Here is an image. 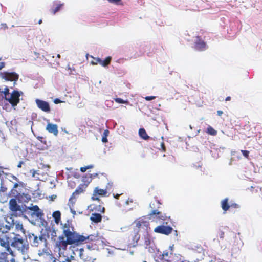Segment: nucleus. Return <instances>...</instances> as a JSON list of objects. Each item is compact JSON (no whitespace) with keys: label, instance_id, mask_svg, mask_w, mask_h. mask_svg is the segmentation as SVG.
Returning a JSON list of instances; mask_svg holds the SVG:
<instances>
[{"label":"nucleus","instance_id":"49530a36","mask_svg":"<svg viewBox=\"0 0 262 262\" xmlns=\"http://www.w3.org/2000/svg\"><path fill=\"white\" fill-rule=\"evenodd\" d=\"M6 190H7V188H6L3 186V184H2V182H1V186L0 188V191L5 192L6 191Z\"/></svg>","mask_w":262,"mask_h":262},{"label":"nucleus","instance_id":"f3484780","mask_svg":"<svg viewBox=\"0 0 262 262\" xmlns=\"http://www.w3.org/2000/svg\"><path fill=\"white\" fill-rule=\"evenodd\" d=\"M79 256L80 262H94V259L89 256L87 252L83 249H80Z\"/></svg>","mask_w":262,"mask_h":262},{"label":"nucleus","instance_id":"2f4dec72","mask_svg":"<svg viewBox=\"0 0 262 262\" xmlns=\"http://www.w3.org/2000/svg\"><path fill=\"white\" fill-rule=\"evenodd\" d=\"M112 57L111 56L107 57L104 60H101L100 65L103 67L107 66L111 62Z\"/></svg>","mask_w":262,"mask_h":262},{"label":"nucleus","instance_id":"79ce46f5","mask_svg":"<svg viewBox=\"0 0 262 262\" xmlns=\"http://www.w3.org/2000/svg\"><path fill=\"white\" fill-rule=\"evenodd\" d=\"M51 238L52 240L55 241L56 237V232L55 230H53L51 233Z\"/></svg>","mask_w":262,"mask_h":262},{"label":"nucleus","instance_id":"4c0bfd02","mask_svg":"<svg viewBox=\"0 0 262 262\" xmlns=\"http://www.w3.org/2000/svg\"><path fill=\"white\" fill-rule=\"evenodd\" d=\"M108 1L111 3L117 5H123L121 0H108Z\"/></svg>","mask_w":262,"mask_h":262},{"label":"nucleus","instance_id":"6e6552de","mask_svg":"<svg viewBox=\"0 0 262 262\" xmlns=\"http://www.w3.org/2000/svg\"><path fill=\"white\" fill-rule=\"evenodd\" d=\"M173 228L171 226L164 225V224L158 226L154 229L155 232L166 235L171 234Z\"/></svg>","mask_w":262,"mask_h":262},{"label":"nucleus","instance_id":"cd10ccee","mask_svg":"<svg viewBox=\"0 0 262 262\" xmlns=\"http://www.w3.org/2000/svg\"><path fill=\"white\" fill-rule=\"evenodd\" d=\"M13 225H15L17 231H21L23 233H25V230L24 229L23 224L20 222L16 221L14 222V221H13Z\"/></svg>","mask_w":262,"mask_h":262},{"label":"nucleus","instance_id":"9b49d317","mask_svg":"<svg viewBox=\"0 0 262 262\" xmlns=\"http://www.w3.org/2000/svg\"><path fill=\"white\" fill-rule=\"evenodd\" d=\"M1 77L6 81H14L15 82L18 79L19 75L14 72H5L1 73Z\"/></svg>","mask_w":262,"mask_h":262},{"label":"nucleus","instance_id":"20e7f679","mask_svg":"<svg viewBox=\"0 0 262 262\" xmlns=\"http://www.w3.org/2000/svg\"><path fill=\"white\" fill-rule=\"evenodd\" d=\"M85 238L84 242L88 244L87 247L89 249L98 250L102 243L101 237L98 234L85 236Z\"/></svg>","mask_w":262,"mask_h":262},{"label":"nucleus","instance_id":"37998d69","mask_svg":"<svg viewBox=\"0 0 262 262\" xmlns=\"http://www.w3.org/2000/svg\"><path fill=\"white\" fill-rule=\"evenodd\" d=\"M92 167H93L92 165H89V166H85V167H82L80 168V171L82 172H84L85 171H86V170L87 169L91 168Z\"/></svg>","mask_w":262,"mask_h":262},{"label":"nucleus","instance_id":"412c9836","mask_svg":"<svg viewBox=\"0 0 262 262\" xmlns=\"http://www.w3.org/2000/svg\"><path fill=\"white\" fill-rule=\"evenodd\" d=\"M63 234L65 235L67 234V232H70L71 231H73L74 230V228L72 224V223L69 221H67L66 223H65L63 226Z\"/></svg>","mask_w":262,"mask_h":262},{"label":"nucleus","instance_id":"4468645a","mask_svg":"<svg viewBox=\"0 0 262 262\" xmlns=\"http://www.w3.org/2000/svg\"><path fill=\"white\" fill-rule=\"evenodd\" d=\"M36 104L37 107L42 111L49 113L51 111L49 103L44 100L36 99L35 100Z\"/></svg>","mask_w":262,"mask_h":262},{"label":"nucleus","instance_id":"5fc2aeb1","mask_svg":"<svg viewBox=\"0 0 262 262\" xmlns=\"http://www.w3.org/2000/svg\"><path fill=\"white\" fill-rule=\"evenodd\" d=\"M5 63L4 62H1L0 63V70L5 67Z\"/></svg>","mask_w":262,"mask_h":262},{"label":"nucleus","instance_id":"f03ea898","mask_svg":"<svg viewBox=\"0 0 262 262\" xmlns=\"http://www.w3.org/2000/svg\"><path fill=\"white\" fill-rule=\"evenodd\" d=\"M160 205L161 203L157 200H154L150 203L149 207L151 211L148 215V219L160 224H167V222L165 221L168 220L170 216L160 211Z\"/></svg>","mask_w":262,"mask_h":262},{"label":"nucleus","instance_id":"c756f323","mask_svg":"<svg viewBox=\"0 0 262 262\" xmlns=\"http://www.w3.org/2000/svg\"><path fill=\"white\" fill-rule=\"evenodd\" d=\"M54 5L55 7L52 8L50 9L51 13L53 15L55 14L56 13H57L60 10V9L63 6V4H55Z\"/></svg>","mask_w":262,"mask_h":262},{"label":"nucleus","instance_id":"6ab92c4d","mask_svg":"<svg viewBox=\"0 0 262 262\" xmlns=\"http://www.w3.org/2000/svg\"><path fill=\"white\" fill-rule=\"evenodd\" d=\"M88 209L91 211H94L96 213H104L105 209L104 207L100 205L91 204L88 206Z\"/></svg>","mask_w":262,"mask_h":262},{"label":"nucleus","instance_id":"1a4fd4ad","mask_svg":"<svg viewBox=\"0 0 262 262\" xmlns=\"http://www.w3.org/2000/svg\"><path fill=\"white\" fill-rule=\"evenodd\" d=\"M18 186V184L17 183H15L14 185L13 189H12L13 193L15 195V196L19 200L21 201L28 202L31 200V197L30 195L28 194L22 193L18 192L17 191L16 188H17Z\"/></svg>","mask_w":262,"mask_h":262},{"label":"nucleus","instance_id":"13d9d810","mask_svg":"<svg viewBox=\"0 0 262 262\" xmlns=\"http://www.w3.org/2000/svg\"><path fill=\"white\" fill-rule=\"evenodd\" d=\"M217 114L219 116H221L223 114V112L222 111L219 110L217 111Z\"/></svg>","mask_w":262,"mask_h":262},{"label":"nucleus","instance_id":"0e129e2a","mask_svg":"<svg viewBox=\"0 0 262 262\" xmlns=\"http://www.w3.org/2000/svg\"><path fill=\"white\" fill-rule=\"evenodd\" d=\"M42 19H40L39 21H38V24H41L42 23Z\"/></svg>","mask_w":262,"mask_h":262},{"label":"nucleus","instance_id":"a18cd8bd","mask_svg":"<svg viewBox=\"0 0 262 262\" xmlns=\"http://www.w3.org/2000/svg\"><path fill=\"white\" fill-rule=\"evenodd\" d=\"M169 255V252L168 251H164L162 254V257L163 258H166Z\"/></svg>","mask_w":262,"mask_h":262},{"label":"nucleus","instance_id":"f8f14e48","mask_svg":"<svg viewBox=\"0 0 262 262\" xmlns=\"http://www.w3.org/2000/svg\"><path fill=\"white\" fill-rule=\"evenodd\" d=\"M20 94L17 91H13L11 94L10 98H7L6 100L8 101L12 106H15L19 102Z\"/></svg>","mask_w":262,"mask_h":262},{"label":"nucleus","instance_id":"dca6fc26","mask_svg":"<svg viewBox=\"0 0 262 262\" xmlns=\"http://www.w3.org/2000/svg\"><path fill=\"white\" fill-rule=\"evenodd\" d=\"M134 223L136 224V227H137L139 229L143 228L145 229L147 232L148 230L150 229L149 222L144 221L143 219L136 220Z\"/></svg>","mask_w":262,"mask_h":262},{"label":"nucleus","instance_id":"39448f33","mask_svg":"<svg viewBox=\"0 0 262 262\" xmlns=\"http://www.w3.org/2000/svg\"><path fill=\"white\" fill-rule=\"evenodd\" d=\"M66 237L67 242H69L70 245L81 244L85 241V236L78 234L74 230L64 235Z\"/></svg>","mask_w":262,"mask_h":262},{"label":"nucleus","instance_id":"09e8293b","mask_svg":"<svg viewBox=\"0 0 262 262\" xmlns=\"http://www.w3.org/2000/svg\"><path fill=\"white\" fill-rule=\"evenodd\" d=\"M64 101H61V100H60L58 98H56L54 100V103L55 104H58V103H62V102H63Z\"/></svg>","mask_w":262,"mask_h":262},{"label":"nucleus","instance_id":"58836bf2","mask_svg":"<svg viewBox=\"0 0 262 262\" xmlns=\"http://www.w3.org/2000/svg\"><path fill=\"white\" fill-rule=\"evenodd\" d=\"M35 215L38 218L41 219L43 215L44 214L42 212V211L39 208V210L37 211H36L34 213Z\"/></svg>","mask_w":262,"mask_h":262},{"label":"nucleus","instance_id":"393cba45","mask_svg":"<svg viewBox=\"0 0 262 262\" xmlns=\"http://www.w3.org/2000/svg\"><path fill=\"white\" fill-rule=\"evenodd\" d=\"M0 262H15V259H9V254L6 252L0 253Z\"/></svg>","mask_w":262,"mask_h":262},{"label":"nucleus","instance_id":"e2e57ef3","mask_svg":"<svg viewBox=\"0 0 262 262\" xmlns=\"http://www.w3.org/2000/svg\"><path fill=\"white\" fill-rule=\"evenodd\" d=\"M145 242H146V245H148V244H150L149 239H148V243H147V241H146Z\"/></svg>","mask_w":262,"mask_h":262},{"label":"nucleus","instance_id":"ea45409f","mask_svg":"<svg viewBox=\"0 0 262 262\" xmlns=\"http://www.w3.org/2000/svg\"><path fill=\"white\" fill-rule=\"evenodd\" d=\"M4 94V99L6 100L7 96L9 95V90L8 87H6L4 91L3 92Z\"/></svg>","mask_w":262,"mask_h":262},{"label":"nucleus","instance_id":"423d86ee","mask_svg":"<svg viewBox=\"0 0 262 262\" xmlns=\"http://www.w3.org/2000/svg\"><path fill=\"white\" fill-rule=\"evenodd\" d=\"M88 185V183L79 185L75 191L72 193L69 200V205L70 207L71 206H73L75 203L76 196L84 191Z\"/></svg>","mask_w":262,"mask_h":262},{"label":"nucleus","instance_id":"7ed1b4c3","mask_svg":"<svg viewBox=\"0 0 262 262\" xmlns=\"http://www.w3.org/2000/svg\"><path fill=\"white\" fill-rule=\"evenodd\" d=\"M28 237L30 245L34 247H47L48 242L45 234H41L37 236L34 233H29Z\"/></svg>","mask_w":262,"mask_h":262},{"label":"nucleus","instance_id":"0eeeda50","mask_svg":"<svg viewBox=\"0 0 262 262\" xmlns=\"http://www.w3.org/2000/svg\"><path fill=\"white\" fill-rule=\"evenodd\" d=\"M112 185V183H108L106 189H100L98 187H96L93 191L92 199L93 200H99L98 198L99 195L105 196L107 194V189L108 188V186L111 188Z\"/></svg>","mask_w":262,"mask_h":262},{"label":"nucleus","instance_id":"338daca9","mask_svg":"<svg viewBox=\"0 0 262 262\" xmlns=\"http://www.w3.org/2000/svg\"><path fill=\"white\" fill-rule=\"evenodd\" d=\"M46 167H47L48 168H49V166L48 165H46Z\"/></svg>","mask_w":262,"mask_h":262},{"label":"nucleus","instance_id":"2eb2a0df","mask_svg":"<svg viewBox=\"0 0 262 262\" xmlns=\"http://www.w3.org/2000/svg\"><path fill=\"white\" fill-rule=\"evenodd\" d=\"M9 204L10 210L14 214L16 213L17 211H19L20 214L23 213L21 207L17 204L15 199H11L9 201Z\"/></svg>","mask_w":262,"mask_h":262},{"label":"nucleus","instance_id":"bb28decb","mask_svg":"<svg viewBox=\"0 0 262 262\" xmlns=\"http://www.w3.org/2000/svg\"><path fill=\"white\" fill-rule=\"evenodd\" d=\"M97 176H98V174L97 173L89 174L88 176L86 174L84 178L83 177V181L84 183L87 182L88 184H89L90 182L91 181L92 179L94 178L95 177H97Z\"/></svg>","mask_w":262,"mask_h":262},{"label":"nucleus","instance_id":"ddd939ff","mask_svg":"<svg viewBox=\"0 0 262 262\" xmlns=\"http://www.w3.org/2000/svg\"><path fill=\"white\" fill-rule=\"evenodd\" d=\"M194 48L199 51H203L207 48L206 42L204 41L199 36L196 37L194 44Z\"/></svg>","mask_w":262,"mask_h":262},{"label":"nucleus","instance_id":"bf43d9fd","mask_svg":"<svg viewBox=\"0 0 262 262\" xmlns=\"http://www.w3.org/2000/svg\"><path fill=\"white\" fill-rule=\"evenodd\" d=\"M114 195V197L117 199H119V196L120 195V194H117L116 195H114V194H113Z\"/></svg>","mask_w":262,"mask_h":262},{"label":"nucleus","instance_id":"9d476101","mask_svg":"<svg viewBox=\"0 0 262 262\" xmlns=\"http://www.w3.org/2000/svg\"><path fill=\"white\" fill-rule=\"evenodd\" d=\"M67 241V239H65L64 236H59L58 237V239L55 242V247L58 249L59 252H60L61 250H66L67 246L70 245V244Z\"/></svg>","mask_w":262,"mask_h":262},{"label":"nucleus","instance_id":"f257e3e1","mask_svg":"<svg viewBox=\"0 0 262 262\" xmlns=\"http://www.w3.org/2000/svg\"><path fill=\"white\" fill-rule=\"evenodd\" d=\"M6 241H1V245L4 247L9 248V245L15 249L18 250L23 254H26L28 252L29 246L27 241H25L19 234L14 233L6 234L4 235Z\"/></svg>","mask_w":262,"mask_h":262},{"label":"nucleus","instance_id":"c85d7f7f","mask_svg":"<svg viewBox=\"0 0 262 262\" xmlns=\"http://www.w3.org/2000/svg\"><path fill=\"white\" fill-rule=\"evenodd\" d=\"M52 216L54 219V222L58 224L61 220V213L59 211H54L52 214Z\"/></svg>","mask_w":262,"mask_h":262},{"label":"nucleus","instance_id":"4be33fe9","mask_svg":"<svg viewBox=\"0 0 262 262\" xmlns=\"http://www.w3.org/2000/svg\"><path fill=\"white\" fill-rule=\"evenodd\" d=\"M167 262H184L181 260V256L180 255L176 254L170 253V257L169 259H166Z\"/></svg>","mask_w":262,"mask_h":262},{"label":"nucleus","instance_id":"603ef678","mask_svg":"<svg viewBox=\"0 0 262 262\" xmlns=\"http://www.w3.org/2000/svg\"><path fill=\"white\" fill-rule=\"evenodd\" d=\"M36 174H39V170H33L32 172V176L34 177Z\"/></svg>","mask_w":262,"mask_h":262},{"label":"nucleus","instance_id":"4d7b16f0","mask_svg":"<svg viewBox=\"0 0 262 262\" xmlns=\"http://www.w3.org/2000/svg\"><path fill=\"white\" fill-rule=\"evenodd\" d=\"M24 164V162L21 161H19L18 164L17 165V167L18 168H20L21 167V165L22 164Z\"/></svg>","mask_w":262,"mask_h":262},{"label":"nucleus","instance_id":"473e14b6","mask_svg":"<svg viewBox=\"0 0 262 262\" xmlns=\"http://www.w3.org/2000/svg\"><path fill=\"white\" fill-rule=\"evenodd\" d=\"M226 229V227H221L218 229L217 231V235L221 239H223L225 235L224 230Z\"/></svg>","mask_w":262,"mask_h":262},{"label":"nucleus","instance_id":"e433bc0d","mask_svg":"<svg viewBox=\"0 0 262 262\" xmlns=\"http://www.w3.org/2000/svg\"><path fill=\"white\" fill-rule=\"evenodd\" d=\"M39 207L37 205H34L31 207H28L27 209L33 211L34 212L39 210Z\"/></svg>","mask_w":262,"mask_h":262},{"label":"nucleus","instance_id":"c03bdc74","mask_svg":"<svg viewBox=\"0 0 262 262\" xmlns=\"http://www.w3.org/2000/svg\"><path fill=\"white\" fill-rule=\"evenodd\" d=\"M230 208H238L239 207V206L238 204L236 203H232L230 204Z\"/></svg>","mask_w":262,"mask_h":262},{"label":"nucleus","instance_id":"7c9ffc66","mask_svg":"<svg viewBox=\"0 0 262 262\" xmlns=\"http://www.w3.org/2000/svg\"><path fill=\"white\" fill-rule=\"evenodd\" d=\"M139 136L144 140H148L149 139V136H148L146 130L144 128H140L139 130Z\"/></svg>","mask_w":262,"mask_h":262},{"label":"nucleus","instance_id":"c9c22d12","mask_svg":"<svg viewBox=\"0 0 262 262\" xmlns=\"http://www.w3.org/2000/svg\"><path fill=\"white\" fill-rule=\"evenodd\" d=\"M101 59L99 58H93V60L92 61L91 63L93 65H96L97 64H101Z\"/></svg>","mask_w":262,"mask_h":262},{"label":"nucleus","instance_id":"052dcab7","mask_svg":"<svg viewBox=\"0 0 262 262\" xmlns=\"http://www.w3.org/2000/svg\"><path fill=\"white\" fill-rule=\"evenodd\" d=\"M2 26L4 28V29L8 28V27L6 24H2Z\"/></svg>","mask_w":262,"mask_h":262},{"label":"nucleus","instance_id":"72a5a7b5","mask_svg":"<svg viewBox=\"0 0 262 262\" xmlns=\"http://www.w3.org/2000/svg\"><path fill=\"white\" fill-rule=\"evenodd\" d=\"M207 133L210 135L215 136L217 134V132L211 126H209L207 128Z\"/></svg>","mask_w":262,"mask_h":262},{"label":"nucleus","instance_id":"864d4df0","mask_svg":"<svg viewBox=\"0 0 262 262\" xmlns=\"http://www.w3.org/2000/svg\"><path fill=\"white\" fill-rule=\"evenodd\" d=\"M101 140L103 143H106L108 141L107 137H102Z\"/></svg>","mask_w":262,"mask_h":262},{"label":"nucleus","instance_id":"5701e85b","mask_svg":"<svg viewBox=\"0 0 262 262\" xmlns=\"http://www.w3.org/2000/svg\"><path fill=\"white\" fill-rule=\"evenodd\" d=\"M90 220L92 222L95 223H98L101 222L102 221V216L101 213L96 212L92 213L90 217Z\"/></svg>","mask_w":262,"mask_h":262},{"label":"nucleus","instance_id":"3c124183","mask_svg":"<svg viewBox=\"0 0 262 262\" xmlns=\"http://www.w3.org/2000/svg\"><path fill=\"white\" fill-rule=\"evenodd\" d=\"M161 146L162 151L163 152H165L166 151V147L165 146L164 143L163 142H162L161 143Z\"/></svg>","mask_w":262,"mask_h":262},{"label":"nucleus","instance_id":"de8ad7c7","mask_svg":"<svg viewBox=\"0 0 262 262\" xmlns=\"http://www.w3.org/2000/svg\"><path fill=\"white\" fill-rule=\"evenodd\" d=\"M156 98L155 96H146L145 99L147 101H150L151 100L154 99Z\"/></svg>","mask_w":262,"mask_h":262},{"label":"nucleus","instance_id":"8fccbe9b","mask_svg":"<svg viewBox=\"0 0 262 262\" xmlns=\"http://www.w3.org/2000/svg\"><path fill=\"white\" fill-rule=\"evenodd\" d=\"M108 134H109V131L107 129H106L104 131L103 133V135H102V137H107V136H108Z\"/></svg>","mask_w":262,"mask_h":262},{"label":"nucleus","instance_id":"680f3d73","mask_svg":"<svg viewBox=\"0 0 262 262\" xmlns=\"http://www.w3.org/2000/svg\"><path fill=\"white\" fill-rule=\"evenodd\" d=\"M230 100H231V97L230 96L227 97L225 99L226 101H230Z\"/></svg>","mask_w":262,"mask_h":262},{"label":"nucleus","instance_id":"a19ab883","mask_svg":"<svg viewBox=\"0 0 262 262\" xmlns=\"http://www.w3.org/2000/svg\"><path fill=\"white\" fill-rule=\"evenodd\" d=\"M241 152L246 158H249V151L248 150H241Z\"/></svg>","mask_w":262,"mask_h":262},{"label":"nucleus","instance_id":"aec40b11","mask_svg":"<svg viewBox=\"0 0 262 262\" xmlns=\"http://www.w3.org/2000/svg\"><path fill=\"white\" fill-rule=\"evenodd\" d=\"M46 129L49 133L53 134L55 136L58 134V126L56 124L48 123Z\"/></svg>","mask_w":262,"mask_h":262},{"label":"nucleus","instance_id":"b1692460","mask_svg":"<svg viewBox=\"0 0 262 262\" xmlns=\"http://www.w3.org/2000/svg\"><path fill=\"white\" fill-rule=\"evenodd\" d=\"M130 236L132 241V244L134 246H135L137 244V243L140 239L139 231L134 230V232L131 233Z\"/></svg>","mask_w":262,"mask_h":262},{"label":"nucleus","instance_id":"69168bd1","mask_svg":"<svg viewBox=\"0 0 262 262\" xmlns=\"http://www.w3.org/2000/svg\"><path fill=\"white\" fill-rule=\"evenodd\" d=\"M72 212L73 213V214H75L76 213L75 211H72Z\"/></svg>","mask_w":262,"mask_h":262},{"label":"nucleus","instance_id":"6e6d98bb","mask_svg":"<svg viewBox=\"0 0 262 262\" xmlns=\"http://www.w3.org/2000/svg\"><path fill=\"white\" fill-rule=\"evenodd\" d=\"M68 262H80V261L76 260L75 258H72V259L69 260Z\"/></svg>","mask_w":262,"mask_h":262},{"label":"nucleus","instance_id":"f704fd0d","mask_svg":"<svg viewBox=\"0 0 262 262\" xmlns=\"http://www.w3.org/2000/svg\"><path fill=\"white\" fill-rule=\"evenodd\" d=\"M114 100L116 102L119 104H128V101L127 100H124L120 98H115Z\"/></svg>","mask_w":262,"mask_h":262},{"label":"nucleus","instance_id":"a878e982","mask_svg":"<svg viewBox=\"0 0 262 262\" xmlns=\"http://www.w3.org/2000/svg\"><path fill=\"white\" fill-rule=\"evenodd\" d=\"M230 205L228 203V199L225 198L221 201V207L222 209L225 213L227 210L230 208Z\"/></svg>","mask_w":262,"mask_h":262},{"label":"nucleus","instance_id":"a211bd4d","mask_svg":"<svg viewBox=\"0 0 262 262\" xmlns=\"http://www.w3.org/2000/svg\"><path fill=\"white\" fill-rule=\"evenodd\" d=\"M11 225H4L3 221L0 219V242L3 241L1 239V236L3 234H8V232L10 230Z\"/></svg>","mask_w":262,"mask_h":262}]
</instances>
